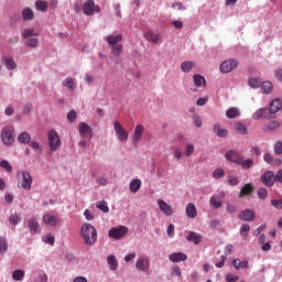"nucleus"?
Segmentation results:
<instances>
[{
	"instance_id": "f257e3e1",
	"label": "nucleus",
	"mask_w": 282,
	"mask_h": 282,
	"mask_svg": "<svg viewBox=\"0 0 282 282\" xmlns=\"http://www.w3.org/2000/svg\"><path fill=\"white\" fill-rule=\"evenodd\" d=\"M80 235L86 246H94L98 240V231L90 224H84L80 229Z\"/></svg>"
},
{
	"instance_id": "f03ea898",
	"label": "nucleus",
	"mask_w": 282,
	"mask_h": 282,
	"mask_svg": "<svg viewBox=\"0 0 282 282\" xmlns=\"http://www.w3.org/2000/svg\"><path fill=\"white\" fill-rule=\"evenodd\" d=\"M106 41L113 56H120L122 54V50L124 46H122V44H119L122 41V34H118L117 36L109 35L106 37Z\"/></svg>"
},
{
	"instance_id": "7ed1b4c3",
	"label": "nucleus",
	"mask_w": 282,
	"mask_h": 282,
	"mask_svg": "<svg viewBox=\"0 0 282 282\" xmlns=\"http://www.w3.org/2000/svg\"><path fill=\"white\" fill-rule=\"evenodd\" d=\"M14 128L13 127H4L1 132V140L6 147H12L14 144Z\"/></svg>"
},
{
	"instance_id": "20e7f679",
	"label": "nucleus",
	"mask_w": 282,
	"mask_h": 282,
	"mask_svg": "<svg viewBox=\"0 0 282 282\" xmlns=\"http://www.w3.org/2000/svg\"><path fill=\"white\" fill-rule=\"evenodd\" d=\"M48 144L51 151H58L61 149V137L56 130L48 131Z\"/></svg>"
},
{
	"instance_id": "39448f33",
	"label": "nucleus",
	"mask_w": 282,
	"mask_h": 282,
	"mask_svg": "<svg viewBox=\"0 0 282 282\" xmlns=\"http://www.w3.org/2000/svg\"><path fill=\"white\" fill-rule=\"evenodd\" d=\"M127 232H129V228H127L126 226L112 227L108 231V237H110L111 239L118 240V239H122V237H124Z\"/></svg>"
},
{
	"instance_id": "423d86ee",
	"label": "nucleus",
	"mask_w": 282,
	"mask_h": 282,
	"mask_svg": "<svg viewBox=\"0 0 282 282\" xmlns=\"http://www.w3.org/2000/svg\"><path fill=\"white\" fill-rule=\"evenodd\" d=\"M113 129L119 142H127V140H129V132L122 128L120 121L113 122Z\"/></svg>"
},
{
	"instance_id": "0eeeda50",
	"label": "nucleus",
	"mask_w": 282,
	"mask_h": 282,
	"mask_svg": "<svg viewBox=\"0 0 282 282\" xmlns=\"http://www.w3.org/2000/svg\"><path fill=\"white\" fill-rule=\"evenodd\" d=\"M239 66V61L237 59H227L220 64V72L223 74H230L232 69H237Z\"/></svg>"
},
{
	"instance_id": "6e6552de",
	"label": "nucleus",
	"mask_w": 282,
	"mask_h": 282,
	"mask_svg": "<svg viewBox=\"0 0 282 282\" xmlns=\"http://www.w3.org/2000/svg\"><path fill=\"white\" fill-rule=\"evenodd\" d=\"M96 12H100V7H96V3L93 0H87L84 3V13L87 17H94Z\"/></svg>"
},
{
	"instance_id": "1a4fd4ad",
	"label": "nucleus",
	"mask_w": 282,
	"mask_h": 282,
	"mask_svg": "<svg viewBox=\"0 0 282 282\" xmlns=\"http://www.w3.org/2000/svg\"><path fill=\"white\" fill-rule=\"evenodd\" d=\"M143 135H144V126L137 124L134 128V131L132 133V144L134 147H138V144H140V140H142Z\"/></svg>"
},
{
	"instance_id": "9d476101",
	"label": "nucleus",
	"mask_w": 282,
	"mask_h": 282,
	"mask_svg": "<svg viewBox=\"0 0 282 282\" xmlns=\"http://www.w3.org/2000/svg\"><path fill=\"white\" fill-rule=\"evenodd\" d=\"M261 182L264 186H274V182H276V175L272 171H267L261 176Z\"/></svg>"
},
{
	"instance_id": "9b49d317",
	"label": "nucleus",
	"mask_w": 282,
	"mask_h": 282,
	"mask_svg": "<svg viewBox=\"0 0 282 282\" xmlns=\"http://www.w3.org/2000/svg\"><path fill=\"white\" fill-rule=\"evenodd\" d=\"M78 131L83 138H94V130L86 122H80L78 124Z\"/></svg>"
},
{
	"instance_id": "f8f14e48",
	"label": "nucleus",
	"mask_w": 282,
	"mask_h": 282,
	"mask_svg": "<svg viewBox=\"0 0 282 282\" xmlns=\"http://www.w3.org/2000/svg\"><path fill=\"white\" fill-rule=\"evenodd\" d=\"M225 159L227 160V162H232L234 164L241 163V154L235 150H228L225 153Z\"/></svg>"
},
{
	"instance_id": "ddd939ff",
	"label": "nucleus",
	"mask_w": 282,
	"mask_h": 282,
	"mask_svg": "<svg viewBox=\"0 0 282 282\" xmlns=\"http://www.w3.org/2000/svg\"><path fill=\"white\" fill-rule=\"evenodd\" d=\"M158 206H159L161 213H163V215H165L166 217H172V215L174 213L173 206L165 203L164 199H159Z\"/></svg>"
},
{
	"instance_id": "4468645a",
	"label": "nucleus",
	"mask_w": 282,
	"mask_h": 282,
	"mask_svg": "<svg viewBox=\"0 0 282 282\" xmlns=\"http://www.w3.org/2000/svg\"><path fill=\"white\" fill-rule=\"evenodd\" d=\"M22 188L24 191L32 189V175L29 172H22Z\"/></svg>"
},
{
	"instance_id": "2eb2a0df",
	"label": "nucleus",
	"mask_w": 282,
	"mask_h": 282,
	"mask_svg": "<svg viewBox=\"0 0 282 282\" xmlns=\"http://www.w3.org/2000/svg\"><path fill=\"white\" fill-rule=\"evenodd\" d=\"M254 210L252 209H245L239 214V219L241 221H254Z\"/></svg>"
},
{
	"instance_id": "dca6fc26",
	"label": "nucleus",
	"mask_w": 282,
	"mask_h": 282,
	"mask_svg": "<svg viewBox=\"0 0 282 282\" xmlns=\"http://www.w3.org/2000/svg\"><path fill=\"white\" fill-rule=\"evenodd\" d=\"M252 193H254V186H252L250 183H247L241 187L238 197H248L249 195H252Z\"/></svg>"
},
{
	"instance_id": "f3484780",
	"label": "nucleus",
	"mask_w": 282,
	"mask_h": 282,
	"mask_svg": "<svg viewBox=\"0 0 282 282\" xmlns=\"http://www.w3.org/2000/svg\"><path fill=\"white\" fill-rule=\"evenodd\" d=\"M28 228L32 235H36L40 230L39 220L36 217H31L28 221Z\"/></svg>"
},
{
	"instance_id": "a211bd4d",
	"label": "nucleus",
	"mask_w": 282,
	"mask_h": 282,
	"mask_svg": "<svg viewBox=\"0 0 282 282\" xmlns=\"http://www.w3.org/2000/svg\"><path fill=\"white\" fill-rule=\"evenodd\" d=\"M170 261L172 263H182V261H186L188 259V256L182 252L172 253L169 256Z\"/></svg>"
},
{
	"instance_id": "6ab92c4d",
	"label": "nucleus",
	"mask_w": 282,
	"mask_h": 282,
	"mask_svg": "<svg viewBox=\"0 0 282 282\" xmlns=\"http://www.w3.org/2000/svg\"><path fill=\"white\" fill-rule=\"evenodd\" d=\"M137 270L140 272H147L149 270V258H140L137 260L135 263Z\"/></svg>"
},
{
	"instance_id": "aec40b11",
	"label": "nucleus",
	"mask_w": 282,
	"mask_h": 282,
	"mask_svg": "<svg viewBox=\"0 0 282 282\" xmlns=\"http://www.w3.org/2000/svg\"><path fill=\"white\" fill-rule=\"evenodd\" d=\"M281 110H282V101L280 99L272 100L269 107L270 113H276Z\"/></svg>"
},
{
	"instance_id": "412c9836",
	"label": "nucleus",
	"mask_w": 282,
	"mask_h": 282,
	"mask_svg": "<svg viewBox=\"0 0 282 282\" xmlns=\"http://www.w3.org/2000/svg\"><path fill=\"white\" fill-rule=\"evenodd\" d=\"M185 213L189 219H195L197 217V207H195V204L189 203L185 208Z\"/></svg>"
},
{
	"instance_id": "4be33fe9",
	"label": "nucleus",
	"mask_w": 282,
	"mask_h": 282,
	"mask_svg": "<svg viewBox=\"0 0 282 282\" xmlns=\"http://www.w3.org/2000/svg\"><path fill=\"white\" fill-rule=\"evenodd\" d=\"M43 224L46 226H56L58 224V217L46 214L43 216Z\"/></svg>"
},
{
	"instance_id": "5701e85b",
	"label": "nucleus",
	"mask_w": 282,
	"mask_h": 282,
	"mask_svg": "<svg viewBox=\"0 0 282 282\" xmlns=\"http://www.w3.org/2000/svg\"><path fill=\"white\" fill-rule=\"evenodd\" d=\"M147 41H151L152 43H158L159 41H162V34L160 33H153L151 31H148L145 34H144Z\"/></svg>"
},
{
	"instance_id": "b1692460",
	"label": "nucleus",
	"mask_w": 282,
	"mask_h": 282,
	"mask_svg": "<svg viewBox=\"0 0 282 282\" xmlns=\"http://www.w3.org/2000/svg\"><path fill=\"white\" fill-rule=\"evenodd\" d=\"M187 241H192L193 243H195L196 246L202 243V236L197 235L194 231H189L187 237H186Z\"/></svg>"
},
{
	"instance_id": "393cba45",
	"label": "nucleus",
	"mask_w": 282,
	"mask_h": 282,
	"mask_svg": "<svg viewBox=\"0 0 282 282\" xmlns=\"http://www.w3.org/2000/svg\"><path fill=\"white\" fill-rule=\"evenodd\" d=\"M193 79H194V85L196 87H206V78H204V76L199 74H195L193 76Z\"/></svg>"
},
{
	"instance_id": "a878e982",
	"label": "nucleus",
	"mask_w": 282,
	"mask_h": 282,
	"mask_svg": "<svg viewBox=\"0 0 282 282\" xmlns=\"http://www.w3.org/2000/svg\"><path fill=\"white\" fill-rule=\"evenodd\" d=\"M140 188H142V181H140V178H134L130 183V191H131V193H138V191H140Z\"/></svg>"
},
{
	"instance_id": "bb28decb",
	"label": "nucleus",
	"mask_w": 282,
	"mask_h": 282,
	"mask_svg": "<svg viewBox=\"0 0 282 282\" xmlns=\"http://www.w3.org/2000/svg\"><path fill=\"white\" fill-rule=\"evenodd\" d=\"M107 263L109 264L110 270H112V272H115V270H118V260L116 259V256H108Z\"/></svg>"
},
{
	"instance_id": "cd10ccee",
	"label": "nucleus",
	"mask_w": 282,
	"mask_h": 282,
	"mask_svg": "<svg viewBox=\"0 0 282 282\" xmlns=\"http://www.w3.org/2000/svg\"><path fill=\"white\" fill-rule=\"evenodd\" d=\"M209 204L213 208H216V209L221 208L223 206L221 199L217 195H214L210 197Z\"/></svg>"
},
{
	"instance_id": "c85d7f7f",
	"label": "nucleus",
	"mask_w": 282,
	"mask_h": 282,
	"mask_svg": "<svg viewBox=\"0 0 282 282\" xmlns=\"http://www.w3.org/2000/svg\"><path fill=\"white\" fill-rule=\"evenodd\" d=\"M22 19L24 21H32L34 19V11H32L30 8H25L22 10Z\"/></svg>"
},
{
	"instance_id": "c756f323",
	"label": "nucleus",
	"mask_w": 282,
	"mask_h": 282,
	"mask_svg": "<svg viewBox=\"0 0 282 282\" xmlns=\"http://www.w3.org/2000/svg\"><path fill=\"white\" fill-rule=\"evenodd\" d=\"M193 67H195V62L186 61L181 64V69L184 74H188Z\"/></svg>"
},
{
	"instance_id": "7c9ffc66",
	"label": "nucleus",
	"mask_w": 282,
	"mask_h": 282,
	"mask_svg": "<svg viewBox=\"0 0 282 282\" xmlns=\"http://www.w3.org/2000/svg\"><path fill=\"white\" fill-rule=\"evenodd\" d=\"M239 115H240V112L236 107H231L226 111V117L229 118V120L239 118Z\"/></svg>"
},
{
	"instance_id": "2f4dec72",
	"label": "nucleus",
	"mask_w": 282,
	"mask_h": 282,
	"mask_svg": "<svg viewBox=\"0 0 282 282\" xmlns=\"http://www.w3.org/2000/svg\"><path fill=\"white\" fill-rule=\"evenodd\" d=\"M30 140H32V137L30 135L29 132H22L18 135V141L21 143V144H28L30 143Z\"/></svg>"
},
{
	"instance_id": "473e14b6",
	"label": "nucleus",
	"mask_w": 282,
	"mask_h": 282,
	"mask_svg": "<svg viewBox=\"0 0 282 282\" xmlns=\"http://www.w3.org/2000/svg\"><path fill=\"white\" fill-rule=\"evenodd\" d=\"M214 133H216V135H218V138H226L228 135V130L221 129V127H219V124H215Z\"/></svg>"
},
{
	"instance_id": "72a5a7b5",
	"label": "nucleus",
	"mask_w": 282,
	"mask_h": 282,
	"mask_svg": "<svg viewBox=\"0 0 282 282\" xmlns=\"http://www.w3.org/2000/svg\"><path fill=\"white\" fill-rule=\"evenodd\" d=\"M235 130L240 135H248V128L246 126H243L241 122H238L235 124Z\"/></svg>"
},
{
	"instance_id": "f704fd0d",
	"label": "nucleus",
	"mask_w": 282,
	"mask_h": 282,
	"mask_svg": "<svg viewBox=\"0 0 282 282\" xmlns=\"http://www.w3.org/2000/svg\"><path fill=\"white\" fill-rule=\"evenodd\" d=\"M25 278V272L23 270H15L12 273L13 281H23Z\"/></svg>"
},
{
	"instance_id": "c9c22d12",
	"label": "nucleus",
	"mask_w": 282,
	"mask_h": 282,
	"mask_svg": "<svg viewBox=\"0 0 282 282\" xmlns=\"http://www.w3.org/2000/svg\"><path fill=\"white\" fill-rule=\"evenodd\" d=\"M279 127H281V121H270L267 124L265 130L267 131H276V129H279Z\"/></svg>"
},
{
	"instance_id": "e433bc0d",
	"label": "nucleus",
	"mask_w": 282,
	"mask_h": 282,
	"mask_svg": "<svg viewBox=\"0 0 282 282\" xmlns=\"http://www.w3.org/2000/svg\"><path fill=\"white\" fill-rule=\"evenodd\" d=\"M35 8L36 10H39L40 12H47V2L42 1V0H37L35 2Z\"/></svg>"
},
{
	"instance_id": "4c0bfd02",
	"label": "nucleus",
	"mask_w": 282,
	"mask_h": 282,
	"mask_svg": "<svg viewBox=\"0 0 282 282\" xmlns=\"http://www.w3.org/2000/svg\"><path fill=\"white\" fill-rule=\"evenodd\" d=\"M242 169H252L253 161L251 159H247L243 161V158L240 159V163H238Z\"/></svg>"
},
{
	"instance_id": "58836bf2",
	"label": "nucleus",
	"mask_w": 282,
	"mask_h": 282,
	"mask_svg": "<svg viewBox=\"0 0 282 282\" xmlns=\"http://www.w3.org/2000/svg\"><path fill=\"white\" fill-rule=\"evenodd\" d=\"M96 208L98 210H101V213H109V206L107 205V202L100 200L96 204Z\"/></svg>"
},
{
	"instance_id": "ea45409f",
	"label": "nucleus",
	"mask_w": 282,
	"mask_h": 282,
	"mask_svg": "<svg viewBox=\"0 0 282 282\" xmlns=\"http://www.w3.org/2000/svg\"><path fill=\"white\" fill-rule=\"evenodd\" d=\"M24 44L26 45V47H32V48L37 47V45H39V39H36V37H30V39H28V40L24 42Z\"/></svg>"
},
{
	"instance_id": "a19ab883",
	"label": "nucleus",
	"mask_w": 282,
	"mask_h": 282,
	"mask_svg": "<svg viewBox=\"0 0 282 282\" xmlns=\"http://www.w3.org/2000/svg\"><path fill=\"white\" fill-rule=\"evenodd\" d=\"M272 89H273L272 83H270V82H263L262 83L263 94H272Z\"/></svg>"
},
{
	"instance_id": "79ce46f5",
	"label": "nucleus",
	"mask_w": 282,
	"mask_h": 282,
	"mask_svg": "<svg viewBox=\"0 0 282 282\" xmlns=\"http://www.w3.org/2000/svg\"><path fill=\"white\" fill-rule=\"evenodd\" d=\"M226 175V172H224V169L218 167L213 172L214 180H221Z\"/></svg>"
},
{
	"instance_id": "37998d69",
	"label": "nucleus",
	"mask_w": 282,
	"mask_h": 282,
	"mask_svg": "<svg viewBox=\"0 0 282 282\" xmlns=\"http://www.w3.org/2000/svg\"><path fill=\"white\" fill-rule=\"evenodd\" d=\"M248 83L249 87H252V89L261 87V80L259 78H249Z\"/></svg>"
},
{
	"instance_id": "c03bdc74",
	"label": "nucleus",
	"mask_w": 282,
	"mask_h": 282,
	"mask_svg": "<svg viewBox=\"0 0 282 282\" xmlns=\"http://www.w3.org/2000/svg\"><path fill=\"white\" fill-rule=\"evenodd\" d=\"M30 36H39V33H34V29H25L22 31L23 39H30Z\"/></svg>"
},
{
	"instance_id": "a18cd8bd",
	"label": "nucleus",
	"mask_w": 282,
	"mask_h": 282,
	"mask_svg": "<svg viewBox=\"0 0 282 282\" xmlns=\"http://www.w3.org/2000/svg\"><path fill=\"white\" fill-rule=\"evenodd\" d=\"M268 109L265 108H260L253 113V120H259L260 118H263L265 116Z\"/></svg>"
},
{
	"instance_id": "49530a36",
	"label": "nucleus",
	"mask_w": 282,
	"mask_h": 282,
	"mask_svg": "<svg viewBox=\"0 0 282 282\" xmlns=\"http://www.w3.org/2000/svg\"><path fill=\"white\" fill-rule=\"evenodd\" d=\"M4 63L8 69H17V62L13 58L7 57L4 58Z\"/></svg>"
},
{
	"instance_id": "de8ad7c7",
	"label": "nucleus",
	"mask_w": 282,
	"mask_h": 282,
	"mask_svg": "<svg viewBox=\"0 0 282 282\" xmlns=\"http://www.w3.org/2000/svg\"><path fill=\"white\" fill-rule=\"evenodd\" d=\"M0 252L1 254L8 252V239L0 238Z\"/></svg>"
},
{
	"instance_id": "09e8293b",
	"label": "nucleus",
	"mask_w": 282,
	"mask_h": 282,
	"mask_svg": "<svg viewBox=\"0 0 282 282\" xmlns=\"http://www.w3.org/2000/svg\"><path fill=\"white\" fill-rule=\"evenodd\" d=\"M21 221V216L19 214H14L9 217V223L12 224V226H18Z\"/></svg>"
},
{
	"instance_id": "8fccbe9b",
	"label": "nucleus",
	"mask_w": 282,
	"mask_h": 282,
	"mask_svg": "<svg viewBox=\"0 0 282 282\" xmlns=\"http://www.w3.org/2000/svg\"><path fill=\"white\" fill-rule=\"evenodd\" d=\"M227 182L229 184V186H238L239 185V177L234 176V175H229L227 178Z\"/></svg>"
},
{
	"instance_id": "3c124183",
	"label": "nucleus",
	"mask_w": 282,
	"mask_h": 282,
	"mask_svg": "<svg viewBox=\"0 0 282 282\" xmlns=\"http://www.w3.org/2000/svg\"><path fill=\"white\" fill-rule=\"evenodd\" d=\"M43 241L44 243H48V246H54V242L56 241V239L54 238V236H52V234H48L43 237Z\"/></svg>"
},
{
	"instance_id": "603ef678",
	"label": "nucleus",
	"mask_w": 282,
	"mask_h": 282,
	"mask_svg": "<svg viewBox=\"0 0 282 282\" xmlns=\"http://www.w3.org/2000/svg\"><path fill=\"white\" fill-rule=\"evenodd\" d=\"M0 166L1 169L7 170V173H12V165H10V162H8L7 160H2L0 162Z\"/></svg>"
},
{
	"instance_id": "864d4df0",
	"label": "nucleus",
	"mask_w": 282,
	"mask_h": 282,
	"mask_svg": "<svg viewBox=\"0 0 282 282\" xmlns=\"http://www.w3.org/2000/svg\"><path fill=\"white\" fill-rule=\"evenodd\" d=\"M193 153H195V145H193V143H188L185 147V155L188 158V156L193 155Z\"/></svg>"
},
{
	"instance_id": "5fc2aeb1",
	"label": "nucleus",
	"mask_w": 282,
	"mask_h": 282,
	"mask_svg": "<svg viewBox=\"0 0 282 282\" xmlns=\"http://www.w3.org/2000/svg\"><path fill=\"white\" fill-rule=\"evenodd\" d=\"M63 85L64 87H67L70 91H74V79L68 77L63 82Z\"/></svg>"
},
{
	"instance_id": "6e6d98bb",
	"label": "nucleus",
	"mask_w": 282,
	"mask_h": 282,
	"mask_svg": "<svg viewBox=\"0 0 282 282\" xmlns=\"http://www.w3.org/2000/svg\"><path fill=\"white\" fill-rule=\"evenodd\" d=\"M246 232H250V225H248V224L242 225L240 228L241 237H248V234H246Z\"/></svg>"
},
{
	"instance_id": "4d7b16f0",
	"label": "nucleus",
	"mask_w": 282,
	"mask_h": 282,
	"mask_svg": "<svg viewBox=\"0 0 282 282\" xmlns=\"http://www.w3.org/2000/svg\"><path fill=\"white\" fill-rule=\"evenodd\" d=\"M271 206H273V208H276L278 210H282V199H272Z\"/></svg>"
},
{
	"instance_id": "13d9d810",
	"label": "nucleus",
	"mask_w": 282,
	"mask_h": 282,
	"mask_svg": "<svg viewBox=\"0 0 282 282\" xmlns=\"http://www.w3.org/2000/svg\"><path fill=\"white\" fill-rule=\"evenodd\" d=\"M258 197L259 199H265L268 197V189L265 188H259L258 189Z\"/></svg>"
},
{
	"instance_id": "bf43d9fd",
	"label": "nucleus",
	"mask_w": 282,
	"mask_h": 282,
	"mask_svg": "<svg viewBox=\"0 0 282 282\" xmlns=\"http://www.w3.org/2000/svg\"><path fill=\"white\" fill-rule=\"evenodd\" d=\"M172 276H182V269L177 265L172 267Z\"/></svg>"
},
{
	"instance_id": "052dcab7",
	"label": "nucleus",
	"mask_w": 282,
	"mask_h": 282,
	"mask_svg": "<svg viewBox=\"0 0 282 282\" xmlns=\"http://www.w3.org/2000/svg\"><path fill=\"white\" fill-rule=\"evenodd\" d=\"M274 151L278 155H281L282 154V142L281 141H278L275 144H274Z\"/></svg>"
},
{
	"instance_id": "680f3d73",
	"label": "nucleus",
	"mask_w": 282,
	"mask_h": 282,
	"mask_svg": "<svg viewBox=\"0 0 282 282\" xmlns=\"http://www.w3.org/2000/svg\"><path fill=\"white\" fill-rule=\"evenodd\" d=\"M30 147H31V149H33V151H42L43 149L41 148V144H39V142H36V141H32L31 143H30Z\"/></svg>"
},
{
	"instance_id": "e2e57ef3",
	"label": "nucleus",
	"mask_w": 282,
	"mask_h": 282,
	"mask_svg": "<svg viewBox=\"0 0 282 282\" xmlns=\"http://www.w3.org/2000/svg\"><path fill=\"white\" fill-rule=\"evenodd\" d=\"M84 217H86L87 221L94 220V213H91L89 209H86L84 212Z\"/></svg>"
},
{
	"instance_id": "0e129e2a",
	"label": "nucleus",
	"mask_w": 282,
	"mask_h": 282,
	"mask_svg": "<svg viewBox=\"0 0 282 282\" xmlns=\"http://www.w3.org/2000/svg\"><path fill=\"white\" fill-rule=\"evenodd\" d=\"M77 118V115L74 110H70L68 113H67V119L69 122H74V120H76Z\"/></svg>"
},
{
	"instance_id": "69168bd1",
	"label": "nucleus",
	"mask_w": 282,
	"mask_h": 282,
	"mask_svg": "<svg viewBox=\"0 0 282 282\" xmlns=\"http://www.w3.org/2000/svg\"><path fill=\"white\" fill-rule=\"evenodd\" d=\"M237 206L236 205H227V213L229 214V215H234V213H237Z\"/></svg>"
},
{
	"instance_id": "338daca9",
	"label": "nucleus",
	"mask_w": 282,
	"mask_h": 282,
	"mask_svg": "<svg viewBox=\"0 0 282 282\" xmlns=\"http://www.w3.org/2000/svg\"><path fill=\"white\" fill-rule=\"evenodd\" d=\"M238 279H239V275H232V274L226 275L227 282H237Z\"/></svg>"
},
{
	"instance_id": "774afa93",
	"label": "nucleus",
	"mask_w": 282,
	"mask_h": 282,
	"mask_svg": "<svg viewBox=\"0 0 282 282\" xmlns=\"http://www.w3.org/2000/svg\"><path fill=\"white\" fill-rule=\"evenodd\" d=\"M35 282H47V274L43 273L37 276Z\"/></svg>"
}]
</instances>
